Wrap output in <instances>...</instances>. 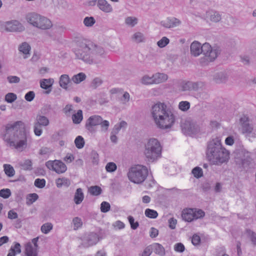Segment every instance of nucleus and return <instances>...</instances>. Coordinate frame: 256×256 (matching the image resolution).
Segmentation results:
<instances>
[{
    "mask_svg": "<svg viewBox=\"0 0 256 256\" xmlns=\"http://www.w3.org/2000/svg\"><path fill=\"white\" fill-rule=\"evenodd\" d=\"M30 50L31 47L30 45L26 42H22L18 47V50L20 52L26 55L24 58H28V55H30Z\"/></svg>",
    "mask_w": 256,
    "mask_h": 256,
    "instance_id": "nucleus-27",
    "label": "nucleus"
},
{
    "mask_svg": "<svg viewBox=\"0 0 256 256\" xmlns=\"http://www.w3.org/2000/svg\"><path fill=\"white\" fill-rule=\"evenodd\" d=\"M20 166L24 170H30L32 168V162L30 160H26L20 163Z\"/></svg>",
    "mask_w": 256,
    "mask_h": 256,
    "instance_id": "nucleus-52",
    "label": "nucleus"
},
{
    "mask_svg": "<svg viewBox=\"0 0 256 256\" xmlns=\"http://www.w3.org/2000/svg\"><path fill=\"white\" fill-rule=\"evenodd\" d=\"M35 124L42 126H46L50 124L48 118L42 115L38 114L36 117Z\"/></svg>",
    "mask_w": 256,
    "mask_h": 256,
    "instance_id": "nucleus-26",
    "label": "nucleus"
},
{
    "mask_svg": "<svg viewBox=\"0 0 256 256\" xmlns=\"http://www.w3.org/2000/svg\"><path fill=\"white\" fill-rule=\"evenodd\" d=\"M113 226L118 230H122L125 227L124 224L120 220H116L112 224Z\"/></svg>",
    "mask_w": 256,
    "mask_h": 256,
    "instance_id": "nucleus-64",
    "label": "nucleus"
},
{
    "mask_svg": "<svg viewBox=\"0 0 256 256\" xmlns=\"http://www.w3.org/2000/svg\"><path fill=\"white\" fill-rule=\"evenodd\" d=\"M38 198L36 194L34 193L28 194L26 197V204L28 205L32 204Z\"/></svg>",
    "mask_w": 256,
    "mask_h": 256,
    "instance_id": "nucleus-50",
    "label": "nucleus"
},
{
    "mask_svg": "<svg viewBox=\"0 0 256 256\" xmlns=\"http://www.w3.org/2000/svg\"><path fill=\"white\" fill-rule=\"evenodd\" d=\"M220 136H215L208 144L206 156L212 164L221 166L226 164L230 159V152L222 145Z\"/></svg>",
    "mask_w": 256,
    "mask_h": 256,
    "instance_id": "nucleus-4",
    "label": "nucleus"
},
{
    "mask_svg": "<svg viewBox=\"0 0 256 256\" xmlns=\"http://www.w3.org/2000/svg\"><path fill=\"white\" fill-rule=\"evenodd\" d=\"M204 212L200 209L193 208V220L201 218L204 216Z\"/></svg>",
    "mask_w": 256,
    "mask_h": 256,
    "instance_id": "nucleus-40",
    "label": "nucleus"
},
{
    "mask_svg": "<svg viewBox=\"0 0 256 256\" xmlns=\"http://www.w3.org/2000/svg\"><path fill=\"white\" fill-rule=\"evenodd\" d=\"M86 78V74L83 72H80L74 76L72 78V80L74 83L78 84L84 81Z\"/></svg>",
    "mask_w": 256,
    "mask_h": 256,
    "instance_id": "nucleus-34",
    "label": "nucleus"
},
{
    "mask_svg": "<svg viewBox=\"0 0 256 256\" xmlns=\"http://www.w3.org/2000/svg\"><path fill=\"white\" fill-rule=\"evenodd\" d=\"M24 125L18 121L6 128L3 138L10 147L22 151L27 146V136L24 130Z\"/></svg>",
    "mask_w": 256,
    "mask_h": 256,
    "instance_id": "nucleus-2",
    "label": "nucleus"
},
{
    "mask_svg": "<svg viewBox=\"0 0 256 256\" xmlns=\"http://www.w3.org/2000/svg\"><path fill=\"white\" fill-rule=\"evenodd\" d=\"M204 84L202 82H196L193 84V94L196 95V94L194 92H198V93H200L203 90Z\"/></svg>",
    "mask_w": 256,
    "mask_h": 256,
    "instance_id": "nucleus-49",
    "label": "nucleus"
},
{
    "mask_svg": "<svg viewBox=\"0 0 256 256\" xmlns=\"http://www.w3.org/2000/svg\"><path fill=\"white\" fill-rule=\"evenodd\" d=\"M100 126L101 131L102 132H106L108 131L109 126H110V122L106 120H104L102 118H101V122H100L99 124Z\"/></svg>",
    "mask_w": 256,
    "mask_h": 256,
    "instance_id": "nucleus-48",
    "label": "nucleus"
},
{
    "mask_svg": "<svg viewBox=\"0 0 256 256\" xmlns=\"http://www.w3.org/2000/svg\"><path fill=\"white\" fill-rule=\"evenodd\" d=\"M182 24L181 20L174 16H168L160 22V24L166 28H173L180 26Z\"/></svg>",
    "mask_w": 256,
    "mask_h": 256,
    "instance_id": "nucleus-13",
    "label": "nucleus"
},
{
    "mask_svg": "<svg viewBox=\"0 0 256 256\" xmlns=\"http://www.w3.org/2000/svg\"><path fill=\"white\" fill-rule=\"evenodd\" d=\"M110 208V204L106 202H102L100 204V211L106 213L108 212Z\"/></svg>",
    "mask_w": 256,
    "mask_h": 256,
    "instance_id": "nucleus-54",
    "label": "nucleus"
},
{
    "mask_svg": "<svg viewBox=\"0 0 256 256\" xmlns=\"http://www.w3.org/2000/svg\"><path fill=\"white\" fill-rule=\"evenodd\" d=\"M52 26L53 24L52 20L48 18L42 16L39 29L48 30L50 29Z\"/></svg>",
    "mask_w": 256,
    "mask_h": 256,
    "instance_id": "nucleus-21",
    "label": "nucleus"
},
{
    "mask_svg": "<svg viewBox=\"0 0 256 256\" xmlns=\"http://www.w3.org/2000/svg\"><path fill=\"white\" fill-rule=\"evenodd\" d=\"M152 252V246L150 245L144 248L143 251L140 254V256H150Z\"/></svg>",
    "mask_w": 256,
    "mask_h": 256,
    "instance_id": "nucleus-58",
    "label": "nucleus"
},
{
    "mask_svg": "<svg viewBox=\"0 0 256 256\" xmlns=\"http://www.w3.org/2000/svg\"><path fill=\"white\" fill-rule=\"evenodd\" d=\"M10 250L16 254H18L21 252V246L19 243L15 242L14 245L11 246Z\"/></svg>",
    "mask_w": 256,
    "mask_h": 256,
    "instance_id": "nucleus-61",
    "label": "nucleus"
},
{
    "mask_svg": "<svg viewBox=\"0 0 256 256\" xmlns=\"http://www.w3.org/2000/svg\"><path fill=\"white\" fill-rule=\"evenodd\" d=\"M72 224L74 226V229L76 230L81 228L82 225V222L80 218L78 217H75L72 220Z\"/></svg>",
    "mask_w": 256,
    "mask_h": 256,
    "instance_id": "nucleus-47",
    "label": "nucleus"
},
{
    "mask_svg": "<svg viewBox=\"0 0 256 256\" xmlns=\"http://www.w3.org/2000/svg\"><path fill=\"white\" fill-rule=\"evenodd\" d=\"M190 103L187 101H182L178 104L179 109L183 112L186 111L190 108Z\"/></svg>",
    "mask_w": 256,
    "mask_h": 256,
    "instance_id": "nucleus-51",
    "label": "nucleus"
},
{
    "mask_svg": "<svg viewBox=\"0 0 256 256\" xmlns=\"http://www.w3.org/2000/svg\"><path fill=\"white\" fill-rule=\"evenodd\" d=\"M150 114L156 125L160 129L171 128L175 123L174 114L164 102H158L154 104L152 106Z\"/></svg>",
    "mask_w": 256,
    "mask_h": 256,
    "instance_id": "nucleus-3",
    "label": "nucleus"
},
{
    "mask_svg": "<svg viewBox=\"0 0 256 256\" xmlns=\"http://www.w3.org/2000/svg\"><path fill=\"white\" fill-rule=\"evenodd\" d=\"M4 172L8 177H12L15 174V170L12 166L10 164H4L3 166Z\"/></svg>",
    "mask_w": 256,
    "mask_h": 256,
    "instance_id": "nucleus-33",
    "label": "nucleus"
},
{
    "mask_svg": "<svg viewBox=\"0 0 256 256\" xmlns=\"http://www.w3.org/2000/svg\"><path fill=\"white\" fill-rule=\"evenodd\" d=\"M228 78V74L226 72H220L214 76V80L216 83H222L226 81Z\"/></svg>",
    "mask_w": 256,
    "mask_h": 256,
    "instance_id": "nucleus-22",
    "label": "nucleus"
},
{
    "mask_svg": "<svg viewBox=\"0 0 256 256\" xmlns=\"http://www.w3.org/2000/svg\"><path fill=\"white\" fill-rule=\"evenodd\" d=\"M89 193L93 196L100 195L102 192V189L98 186H92L88 188Z\"/></svg>",
    "mask_w": 256,
    "mask_h": 256,
    "instance_id": "nucleus-42",
    "label": "nucleus"
},
{
    "mask_svg": "<svg viewBox=\"0 0 256 256\" xmlns=\"http://www.w3.org/2000/svg\"><path fill=\"white\" fill-rule=\"evenodd\" d=\"M83 119L82 112L78 110L76 112L72 115V120L74 124H78L80 123Z\"/></svg>",
    "mask_w": 256,
    "mask_h": 256,
    "instance_id": "nucleus-31",
    "label": "nucleus"
},
{
    "mask_svg": "<svg viewBox=\"0 0 256 256\" xmlns=\"http://www.w3.org/2000/svg\"><path fill=\"white\" fill-rule=\"evenodd\" d=\"M153 78V74L150 76L148 74H146L142 77L140 82L142 84L144 85H152L154 84Z\"/></svg>",
    "mask_w": 256,
    "mask_h": 256,
    "instance_id": "nucleus-29",
    "label": "nucleus"
},
{
    "mask_svg": "<svg viewBox=\"0 0 256 256\" xmlns=\"http://www.w3.org/2000/svg\"><path fill=\"white\" fill-rule=\"evenodd\" d=\"M128 219L130 224V227L132 230H136L138 227V222L134 221V219L133 216H128Z\"/></svg>",
    "mask_w": 256,
    "mask_h": 256,
    "instance_id": "nucleus-55",
    "label": "nucleus"
},
{
    "mask_svg": "<svg viewBox=\"0 0 256 256\" xmlns=\"http://www.w3.org/2000/svg\"><path fill=\"white\" fill-rule=\"evenodd\" d=\"M174 250L178 252H182L184 250L185 248L184 245L180 243H176L174 246Z\"/></svg>",
    "mask_w": 256,
    "mask_h": 256,
    "instance_id": "nucleus-60",
    "label": "nucleus"
},
{
    "mask_svg": "<svg viewBox=\"0 0 256 256\" xmlns=\"http://www.w3.org/2000/svg\"><path fill=\"white\" fill-rule=\"evenodd\" d=\"M17 98L16 95L13 92H8L6 94L4 100L8 103H12Z\"/></svg>",
    "mask_w": 256,
    "mask_h": 256,
    "instance_id": "nucleus-46",
    "label": "nucleus"
},
{
    "mask_svg": "<svg viewBox=\"0 0 256 256\" xmlns=\"http://www.w3.org/2000/svg\"><path fill=\"white\" fill-rule=\"evenodd\" d=\"M170 42V40L166 36H163L157 42V46L160 48L166 47Z\"/></svg>",
    "mask_w": 256,
    "mask_h": 256,
    "instance_id": "nucleus-44",
    "label": "nucleus"
},
{
    "mask_svg": "<svg viewBox=\"0 0 256 256\" xmlns=\"http://www.w3.org/2000/svg\"><path fill=\"white\" fill-rule=\"evenodd\" d=\"M56 183L58 188H61L62 186L68 187L70 184V180L66 178H58L56 179Z\"/></svg>",
    "mask_w": 256,
    "mask_h": 256,
    "instance_id": "nucleus-32",
    "label": "nucleus"
},
{
    "mask_svg": "<svg viewBox=\"0 0 256 256\" xmlns=\"http://www.w3.org/2000/svg\"><path fill=\"white\" fill-rule=\"evenodd\" d=\"M97 6L102 11L106 13L112 12L113 10L112 5L106 0H98Z\"/></svg>",
    "mask_w": 256,
    "mask_h": 256,
    "instance_id": "nucleus-19",
    "label": "nucleus"
},
{
    "mask_svg": "<svg viewBox=\"0 0 256 256\" xmlns=\"http://www.w3.org/2000/svg\"><path fill=\"white\" fill-rule=\"evenodd\" d=\"M84 199V194L81 188L76 189L74 198V201L76 204H79L82 202Z\"/></svg>",
    "mask_w": 256,
    "mask_h": 256,
    "instance_id": "nucleus-24",
    "label": "nucleus"
},
{
    "mask_svg": "<svg viewBox=\"0 0 256 256\" xmlns=\"http://www.w3.org/2000/svg\"><path fill=\"white\" fill-rule=\"evenodd\" d=\"M101 116L98 115L92 116L88 118L86 122V128L90 132L94 130V127L98 126L101 122Z\"/></svg>",
    "mask_w": 256,
    "mask_h": 256,
    "instance_id": "nucleus-16",
    "label": "nucleus"
},
{
    "mask_svg": "<svg viewBox=\"0 0 256 256\" xmlns=\"http://www.w3.org/2000/svg\"><path fill=\"white\" fill-rule=\"evenodd\" d=\"M202 54L204 58L201 59L200 62L202 65H206L216 58L219 54V50L218 47H212L209 44L205 43L203 44Z\"/></svg>",
    "mask_w": 256,
    "mask_h": 256,
    "instance_id": "nucleus-7",
    "label": "nucleus"
},
{
    "mask_svg": "<svg viewBox=\"0 0 256 256\" xmlns=\"http://www.w3.org/2000/svg\"><path fill=\"white\" fill-rule=\"evenodd\" d=\"M54 82L52 78L42 79L40 82V86L42 89L46 90V94H48L52 91V88Z\"/></svg>",
    "mask_w": 256,
    "mask_h": 256,
    "instance_id": "nucleus-18",
    "label": "nucleus"
},
{
    "mask_svg": "<svg viewBox=\"0 0 256 256\" xmlns=\"http://www.w3.org/2000/svg\"><path fill=\"white\" fill-rule=\"evenodd\" d=\"M98 236L96 233L85 234L82 238V244L85 247H88L96 244L98 242Z\"/></svg>",
    "mask_w": 256,
    "mask_h": 256,
    "instance_id": "nucleus-15",
    "label": "nucleus"
},
{
    "mask_svg": "<svg viewBox=\"0 0 256 256\" xmlns=\"http://www.w3.org/2000/svg\"><path fill=\"white\" fill-rule=\"evenodd\" d=\"M72 51L78 59L88 64L99 63L106 55V50L102 46L82 42H77Z\"/></svg>",
    "mask_w": 256,
    "mask_h": 256,
    "instance_id": "nucleus-1",
    "label": "nucleus"
},
{
    "mask_svg": "<svg viewBox=\"0 0 256 256\" xmlns=\"http://www.w3.org/2000/svg\"><path fill=\"white\" fill-rule=\"evenodd\" d=\"M8 81L10 84H16L20 82V78L17 76H10L7 77Z\"/></svg>",
    "mask_w": 256,
    "mask_h": 256,
    "instance_id": "nucleus-62",
    "label": "nucleus"
},
{
    "mask_svg": "<svg viewBox=\"0 0 256 256\" xmlns=\"http://www.w3.org/2000/svg\"><path fill=\"white\" fill-rule=\"evenodd\" d=\"M162 146L158 140L152 138L145 145L144 155L148 162H153L161 156Z\"/></svg>",
    "mask_w": 256,
    "mask_h": 256,
    "instance_id": "nucleus-5",
    "label": "nucleus"
},
{
    "mask_svg": "<svg viewBox=\"0 0 256 256\" xmlns=\"http://www.w3.org/2000/svg\"><path fill=\"white\" fill-rule=\"evenodd\" d=\"M182 216L186 222H190L192 221V209L186 208L182 211Z\"/></svg>",
    "mask_w": 256,
    "mask_h": 256,
    "instance_id": "nucleus-30",
    "label": "nucleus"
},
{
    "mask_svg": "<svg viewBox=\"0 0 256 256\" xmlns=\"http://www.w3.org/2000/svg\"><path fill=\"white\" fill-rule=\"evenodd\" d=\"M2 28L8 32H22L24 30V26L18 21L13 20L4 22Z\"/></svg>",
    "mask_w": 256,
    "mask_h": 256,
    "instance_id": "nucleus-10",
    "label": "nucleus"
},
{
    "mask_svg": "<svg viewBox=\"0 0 256 256\" xmlns=\"http://www.w3.org/2000/svg\"><path fill=\"white\" fill-rule=\"evenodd\" d=\"M193 175L196 178H200L203 176V171L202 168L196 167L193 168Z\"/></svg>",
    "mask_w": 256,
    "mask_h": 256,
    "instance_id": "nucleus-57",
    "label": "nucleus"
},
{
    "mask_svg": "<svg viewBox=\"0 0 256 256\" xmlns=\"http://www.w3.org/2000/svg\"><path fill=\"white\" fill-rule=\"evenodd\" d=\"M34 185L38 188H43L46 185L44 179L37 178L34 181Z\"/></svg>",
    "mask_w": 256,
    "mask_h": 256,
    "instance_id": "nucleus-59",
    "label": "nucleus"
},
{
    "mask_svg": "<svg viewBox=\"0 0 256 256\" xmlns=\"http://www.w3.org/2000/svg\"><path fill=\"white\" fill-rule=\"evenodd\" d=\"M96 21L93 17H86L84 20V24L88 27L92 26L95 23Z\"/></svg>",
    "mask_w": 256,
    "mask_h": 256,
    "instance_id": "nucleus-53",
    "label": "nucleus"
},
{
    "mask_svg": "<svg viewBox=\"0 0 256 256\" xmlns=\"http://www.w3.org/2000/svg\"><path fill=\"white\" fill-rule=\"evenodd\" d=\"M138 18L135 16H128L125 19V23L126 25L133 27L138 23Z\"/></svg>",
    "mask_w": 256,
    "mask_h": 256,
    "instance_id": "nucleus-36",
    "label": "nucleus"
},
{
    "mask_svg": "<svg viewBox=\"0 0 256 256\" xmlns=\"http://www.w3.org/2000/svg\"><path fill=\"white\" fill-rule=\"evenodd\" d=\"M85 142L84 138L80 136H78L76 137L74 140V144L78 148L81 149L84 148V146Z\"/></svg>",
    "mask_w": 256,
    "mask_h": 256,
    "instance_id": "nucleus-38",
    "label": "nucleus"
},
{
    "mask_svg": "<svg viewBox=\"0 0 256 256\" xmlns=\"http://www.w3.org/2000/svg\"><path fill=\"white\" fill-rule=\"evenodd\" d=\"M70 82V78L68 74H62L60 76L59 80V84L63 89L67 90L68 87V84Z\"/></svg>",
    "mask_w": 256,
    "mask_h": 256,
    "instance_id": "nucleus-25",
    "label": "nucleus"
},
{
    "mask_svg": "<svg viewBox=\"0 0 256 256\" xmlns=\"http://www.w3.org/2000/svg\"><path fill=\"white\" fill-rule=\"evenodd\" d=\"M38 238H36L24 244V254L26 256H38Z\"/></svg>",
    "mask_w": 256,
    "mask_h": 256,
    "instance_id": "nucleus-11",
    "label": "nucleus"
},
{
    "mask_svg": "<svg viewBox=\"0 0 256 256\" xmlns=\"http://www.w3.org/2000/svg\"><path fill=\"white\" fill-rule=\"evenodd\" d=\"M202 53H203V45L197 41L193 42V56H198Z\"/></svg>",
    "mask_w": 256,
    "mask_h": 256,
    "instance_id": "nucleus-28",
    "label": "nucleus"
},
{
    "mask_svg": "<svg viewBox=\"0 0 256 256\" xmlns=\"http://www.w3.org/2000/svg\"><path fill=\"white\" fill-rule=\"evenodd\" d=\"M246 236L250 240L252 244L254 246L256 245V234L251 231L248 230L246 233Z\"/></svg>",
    "mask_w": 256,
    "mask_h": 256,
    "instance_id": "nucleus-45",
    "label": "nucleus"
},
{
    "mask_svg": "<svg viewBox=\"0 0 256 256\" xmlns=\"http://www.w3.org/2000/svg\"><path fill=\"white\" fill-rule=\"evenodd\" d=\"M154 84H160L166 82L168 79V76L162 72H156L153 74Z\"/></svg>",
    "mask_w": 256,
    "mask_h": 256,
    "instance_id": "nucleus-20",
    "label": "nucleus"
},
{
    "mask_svg": "<svg viewBox=\"0 0 256 256\" xmlns=\"http://www.w3.org/2000/svg\"><path fill=\"white\" fill-rule=\"evenodd\" d=\"M42 126L34 123V133L36 136H40L42 132Z\"/></svg>",
    "mask_w": 256,
    "mask_h": 256,
    "instance_id": "nucleus-63",
    "label": "nucleus"
},
{
    "mask_svg": "<svg viewBox=\"0 0 256 256\" xmlns=\"http://www.w3.org/2000/svg\"><path fill=\"white\" fill-rule=\"evenodd\" d=\"M204 19L210 26L220 22L222 20V14L218 11L210 8L206 12L204 15Z\"/></svg>",
    "mask_w": 256,
    "mask_h": 256,
    "instance_id": "nucleus-8",
    "label": "nucleus"
},
{
    "mask_svg": "<svg viewBox=\"0 0 256 256\" xmlns=\"http://www.w3.org/2000/svg\"><path fill=\"white\" fill-rule=\"evenodd\" d=\"M152 250L156 254L164 256L166 254L164 247L160 244L155 242L150 245Z\"/></svg>",
    "mask_w": 256,
    "mask_h": 256,
    "instance_id": "nucleus-23",
    "label": "nucleus"
},
{
    "mask_svg": "<svg viewBox=\"0 0 256 256\" xmlns=\"http://www.w3.org/2000/svg\"><path fill=\"white\" fill-rule=\"evenodd\" d=\"M132 39L135 42L139 43L144 42L145 38L143 34L140 32H136L133 34Z\"/></svg>",
    "mask_w": 256,
    "mask_h": 256,
    "instance_id": "nucleus-39",
    "label": "nucleus"
},
{
    "mask_svg": "<svg viewBox=\"0 0 256 256\" xmlns=\"http://www.w3.org/2000/svg\"><path fill=\"white\" fill-rule=\"evenodd\" d=\"M105 169L108 172H114L116 170L117 166L114 162H108L106 164Z\"/></svg>",
    "mask_w": 256,
    "mask_h": 256,
    "instance_id": "nucleus-43",
    "label": "nucleus"
},
{
    "mask_svg": "<svg viewBox=\"0 0 256 256\" xmlns=\"http://www.w3.org/2000/svg\"><path fill=\"white\" fill-rule=\"evenodd\" d=\"M147 175L146 168L142 165H136L131 168L128 174L129 180L135 184H140L143 182Z\"/></svg>",
    "mask_w": 256,
    "mask_h": 256,
    "instance_id": "nucleus-6",
    "label": "nucleus"
},
{
    "mask_svg": "<svg viewBox=\"0 0 256 256\" xmlns=\"http://www.w3.org/2000/svg\"><path fill=\"white\" fill-rule=\"evenodd\" d=\"M10 195L11 192L8 188H4L0 190V196L4 198H8Z\"/></svg>",
    "mask_w": 256,
    "mask_h": 256,
    "instance_id": "nucleus-56",
    "label": "nucleus"
},
{
    "mask_svg": "<svg viewBox=\"0 0 256 256\" xmlns=\"http://www.w3.org/2000/svg\"><path fill=\"white\" fill-rule=\"evenodd\" d=\"M192 120L190 118L183 120L181 123V128L183 134L186 136H192Z\"/></svg>",
    "mask_w": 256,
    "mask_h": 256,
    "instance_id": "nucleus-17",
    "label": "nucleus"
},
{
    "mask_svg": "<svg viewBox=\"0 0 256 256\" xmlns=\"http://www.w3.org/2000/svg\"><path fill=\"white\" fill-rule=\"evenodd\" d=\"M144 214L146 217L150 218H156L158 216V213L156 210L150 208H146Z\"/></svg>",
    "mask_w": 256,
    "mask_h": 256,
    "instance_id": "nucleus-41",
    "label": "nucleus"
},
{
    "mask_svg": "<svg viewBox=\"0 0 256 256\" xmlns=\"http://www.w3.org/2000/svg\"><path fill=\"white\" fill-rule=\"evenodd\" d=\"M42 15L36 12H30L26 16V22L33 26L39 29Z\"/></svg>",
    "mask_w": 256,
    "mask_h": 256,
    "instance_id": "nucleus-14",
    "label": "nucleus"
},
{
    "mask_svg": "<svg viewBox=\"0 0 256 256\" xmlns=\"http://www.w3.org/2000/svg\"><path fill=\"white\" fill-rule=\"evenodd\" d=\"M53 228V225L50 222H46L41 226V231L43 234H48Z\"/></svg>",
    "mask_w": 256,
    "mask_h": 256,
    "instance_id": "nucleus-37",
    "label": "nucleus"
},
{
    "mask_svg": "<svg viewBox=\"0 0 256 256\" xmlns=\"http://www.w3.org/2000/svg\"><path fill=\"white\" fill-rule=\"evenodd\" d=\"M46 166L49 170L58 174H63L67 170L66 165L60 160H48L46 162Z\"/></svg>",
    "mask_w": 256,
    "mask_h": 256,
    "instance_id": "nucleus-9",
    "label": "nucleus"
},
{
    "mask_svg": "<svg viewBox=\"0 0 256 256\" xmlns=\"http://www.w3.org/2000/svg\"><path fill=\"white\" fill-rule=\"evenodd\" d=\"M127 124L126 122L121 121L114 125L112 131H113V133L118 134L121 129L125 128Z\"/></svg>",
    "mask_w": 256,
    "mask_h": 256,
    "instance_id": "nucleus-35",
    "label": "nucleus"
},
{
    "mask_svg": "<svg viewBox=\"0 0 256 256\" xmlns=\"http://www.w3.org/2000/svg\"><path fill=\"white\" fill-rule=\"evenodd\" d=\"M248 118L245 116H242L240 119V122L242 126V131L244 134L247 135L252 134L253 136H256V130L250 124Z\"/></svg>",
    "mask_w": 256,
    "mask_h": 256,
    "instance_id": "nucleus-12",
    "label": "nucleus"
}]
</instances>
